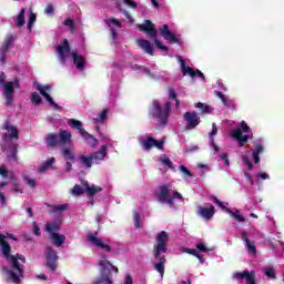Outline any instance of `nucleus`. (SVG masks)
<instances>
[{
    "label": "nucleus",
    "mask_w": 284,
    "mask_h": 284,
    "mask_svg": "<svg viewBox=\"0 0 284 284\" xmlns=\"http://www.w3.org/2000/svg\"><path fill=\"white\" fill-rule=\"evenodd\" d=\"M108 116H110V108L105 106L93 116V123L101 125L108 121Z\"/></svg>",
    "instance_id": "26"
},
{
    "label": "nucleus",
    "mask_w": 284,
    "mask_h": 284,
    "mask_svg": "<svg viewBox=\"0 0 284 284\" xmlns=\"http://www.w3.org/2000/svg\"><path fill=\"white\" fill-rule=\"evenodd\" d=\"M168 241H170V234L168 232L162 231L158 233L155 237V245L153 247V256L155 261L154 270H156L163 278L165 274V252H168Z\"/></svg>",
    "instance_id": "3"
},
{
    "label": "nucleus",
    "mask_w": 284,
    "mask_h": 284,
    "mask_svg": "<svg viewBox=\"0 0 284 284\" xmlns=\"http://www.w3.org/2000/svg\"><path fill=\"white\" fill-rule=\"evenodd\" d=\"M256 180L257 181H267V180H270V174H267L266 172H260L256 174Z\"/></svg>",
    "instance_id": "55"
},
{
    "label": "nucleus",
    "mask_w": 284,
    "mask_h": 284,
    "mask_svg": "<svg viewBox=\"0 0 284 284\" xmlns=\"http://www.w3.org/2000/svg\"><path fill=\"white\" fill-rule=\"evenodd\" d=\"M24 181H26L27 185H29L31 187H34L37 185V182L31 178L24 176Z\"/></svg>",
    "instance_id": "57"
},
{
    "label": "nucleus",
    "mask_w": 284,
    "mask_h": 284,
    "mask_svg": "<svg viewBox=\"0 0 284 284\" xmlns=\"http://www.w3.org/2000/svg\"><path fill=\"white\" fill-rule=\"evenodd\" d=\"M3 130L4 132V140L8 141V139H14L16 141L19 140V129L17 126L6 123Z\"/></svg>",
    "instance_id": "25"
},
{
    "label": "nucleus",
    "mask_w": 284,
    "mask_h": 284,
    "mask_svg": "<svg viewBox=\"0 0 284 284\" xmlns=\"http://www.w3.org/2000/svg\"><path fill=\"white\" fill-rule=\"evenodd\" d=\"M8 51H3V49L0 50V65H3L6 63V57Z\"/></svg>",
    "instance_id": "58"
},
{
    "label": "nucleus",
    "mask_w": 284,
    "mask_h": 284,
    "mask_svg": "<svg viewBox=\"0 0 284 284\" xmlns=\"http://www.w3.org/2000/svg\"><path fill=\"white\" fill-rule=\"evenodd\" d=\"M7 239H12V241H17V239H14V235H12L11 233H0L1 252L12 267V271H8V276L10 281H12V283L21 284V278H23V265H26V257L19 254L10 255V244H8V242L6 241Z\"/></svg>",
    "instance_id": "1"
},
{
    "label": "nucleus",
    "mask_w": 284,
    "mask_h": 284,
    "mask_svg": "<svg viewBox=\"0 0 284 284\" xmlns=\"http://www.w3.org/2000/svg\"><path fill=\"white\" fill-rule=\"evenodd\" d=\"M31 101L34 103V105H40L41 103V95L38 92H33L31 94Z\"/></svg>",
    "instance_id": "50"
},
{
    "label": "nucleus",
    "mask_w": 284,
    "mask_h": 284,
    "mask_svg": "<svg viewBox=\"0 0 284 284\" xmlns=\"http://www.w3.org/2000/svg\"><path fill=\"white\" fill-rule=\"evenodd\" d=\"M104 23L111 29V39L114 43L119 41V33L114 30L115 28H121V21L114 18H106Z\"/></svg>",
    "instance_id": "22"
},
{
    "label": "nucleus",
    "mask_w": 284,
    "mask_h": 284,
    "mask_svg": "<svg viewBox=\"0 0 284 284\" xmlns=\"http://www.w3.org/2000/svg\"><path fill=\"white\" fill-rule=\"evenodd\" d=\"M59 141L62 145H70V148H74V144L72 143V133L65 130H60L59 134Z\"/></svg>",
    "instance_id": "27"
},
{
    "label": "nucleus",
    "mask_w": 284,
    "mask_h": 284,
    "mask_svg": "<svg viewBox=\"0 0 284 284\" xmlns=\"http://www.w3.org/2000/svg\"><path fill=\"white\" fill-rule=\"evenodd\" d=\"M91 159H93V163H101L108 159V144H102L99 151H95L91 154Z\"/></svg>",
    "instance_id": "23"
},
{
    "label": "nucleus",
    "mask_w": 284,
    "mask_h": 284,
    "mask_svg": "<svg viewBox=\"0 0 284 284\" xmlns=\"http://www.w3.org/2000/svg\"><path fill=\"white\" fill-rule=\"evenodd\" d=\"M160 34L170 44L176 43L178 45H183V39L181 38V34L172 33V31H170V27H168V24L160 27Z\"/></svg>",
    "instance_id": "15"
},
{
    "label": "nucleus",
    "mask_w": 284,
    "mask_h": 284,
    "mask_svg": "<svg viewBox=\"0 0 284 284\" xmlns=\"http://www.w3.org/2000/svg\"><path fill=\"white\" fill-rule=\"evenodd\" d=\"M196 250H199V252H212V248L207 247V245H205V243H197L195 245Z\"/></svg>",
    "instance_id": "52"
},
{
    "label": "nucleus",
    "mask_w": 284,
    "mask_h": 284,
    "mask_svg": "<svg viewBox=\"0 0 284 284\" xmlns=\"http://www.w3.org/2000/svg\"><path fill=\"white\" fill-rule=\"evenodd\" d=\"M195 108H197V110H201L202 114H212L214 110L211 105L203 102L196 103Z\"/></svg>",
    "instance_id": "40"
},
{
    "label": "nucleus",
    "mask_w": 284,
    "mask_h": 284,
    "mask_svg": "<svg viewBox=\"0 0 284 284\" xmlns=\"http://www.w3.org/2000/svg\"><path fill=\"white\" fill-rule=\"evenodd\" d=\"M160 163H162V165H164L165 168H172V161H170V158H168V155H162L160 158Z\"/></svg>",
    "instance_id": "49"
},
{
    "label": "nucleus",
    "mask_w": 284,
    "mask_h": 284,
    "mask_svg": "<svg viewBox=\"0 0 284 284\" xmlns=\"http://www.w3.org/2000/svg\"><path fill=\"white\" fill-rule=\"evenodd\" d=\"M242 161L246 170H254V164H252V160H250V151H246L242 154Z\"/></svg>",
    "instance_id": "39"
},
{
    "label": "nucleus",
    "mask_w": 284,
    "mask_h": 284,
    "mask_svg": "<svg viewBox=\"0 0 284 284\" xmlns=\"http://www.w3.org/2000/svg\"><path fill=\"white\" fill-rule=\"evenodd\" d=\"M57 212H65L68 210V204H60L55 206Z\"/></svg>",
    "instance_id": "63"
},
{
    "label": "nucleus",
    "mask_w": 284,
    "mask_h": 284,
    "mask_svg": "<svg viewBox=\"0 0 284 284\" xmlns=\"http://www.w3.org/2000/svg\"><path fill=\"white\" fill-rule=\"evenodd\" d=\"M10 183L12 184V192H14V194H22L23 193V191L19 186V181H17L16 178H10L9 181L0 182V185H1V187H3L6 185H10Z\"/></svg>",
    "instance_id": "31"
},
{
    "label": "nucleus",
    "mask_w": 284,
    "mask_h": 284,
    "mask_svg": "<svg viewBox=\"0 0 284 284\" xmlns=\"http://www.w3.org/2000/svg\"><path fill=\"white\" fill-rule=\"evenodd\" d=\"M220 161L223 162L226 168H230V156L227 153H221Z\"/></svg>",
    "instance_id": "53"
},
{
    "label": "nucleus",
    "mask_w": 284,
    "mask_h": 284,
    "mask_svg": "<svg viewBox=\"0 0 284 284\" xmlns=\"http://www.w3.org/2000/svg\"><path fill=\"white\" fill-rule=\"evenodd\" d=\"M49 239L55 247H61V245L65 243V235L63 234L53 233L52 235H49Z\"/></svg>",
    "instance_id": "32"
},
{
    "label": "nucleus",
    "mask_w": 284,
    "mask_h": 284,
    "mask_svg": "<svg viewBox=\"0 0 284 284\" xmlns=\"http://www.w3.org/2000/svg\"><path fill=\"white\" fill-rule=\"evenodd\" d=\"M102 142L104 143L103 145H108V148H112V140L110 139V136H103L102 138Z\"/></svg>",
    "instance_id": "59"
},
{
    "label": "nucleus",
    "mask_w": 284,
    "mask_h": 284,
    "mask_svg": "<svg viewBox=\"0 0 284 284\" xmlns=\"http://www.w3.org/2000/svg\"><path fill=\"white\" fill-rule=\"evenodd\" d=\"M179 170L183 174L184 179H187V176H192V173L185 168V165H180Z\"/></svg>",
    "instance_id": "54"
},
{
    "label": "nucleus",
    "mask_w": 284,
    "mask_h": 284,
    "mask_svg": "<svg viewBox=\"0 0 284 284\" xmlns=\"http://www.w3.org/2000/svg\"><path fill=\"white\" fill-rule=\"evenodd\" d=\"M215 210H214V205L211 206H200L197 214L200 216H202V219H205V221H210V219H212V216H214L215 214Z\"/></svg>",
    "instance_id": "28"
},
{
    "label": "nucleus",
    "mask_w": 284,
    "mask_h": 284,
    "mask_svg": "<svg viewBox=\"0 0 284 284\" xmlns=\"http://www.w3.org/2000/svg\"><path fill=\"white\" fill-rule=\"evenodd\" d=\"M187 254H191L192 256H199L201 253L196 248H186Z\"/></svg>",
    "instance_id": "62"
},
{
    "label": "nucleus",
    "mask_w": 284,
    "mask_h": 284,
    "mask_svg": "<svg viewBox=\"0 0 284 284\" xmlns=\"http://www.w3.org/2000/svg\"><path fill=\"white\" fill-rule=\"evenodd\" d=\"M184 120L186 121L187 130H194V128L201 123V118L196 112H185Z\"/></svg>",
    "instance_id": "21"
},
{
    "label": "nucleus",
    "mask_w": 284,
    "mask_h": 284,
    "mask_svg": "<svg viewBox=\"0 0 284 284\" xmlns=\"http://www.w3.org/2000/svg\"><path fill=\"white\" fill-rule=\"evenodd\" d=\"M34 23H37V13L30 11L27 23L28 30H32V26H34Z\"/></svg>",
    "instance_id": "45"
},
{
    "label": "nucleus",
    "mask_w": 284,
    "mask_h": 284,
    "mask_svg": "<svg viewBox=\"0 0 284 284\" xmlns=\"http://www.w3.org/2000/svg\"><path fill=\"white\" fill-rule=\"evenodd\" d=\"M233 278H246V284H256V273L254 271H244L240 273H234Z\"/></svg>",
    "instance_id": "24"
},
{
    "label": "nucleus",
    "mask_w": 284,
    "mask_h": 284,
    "mask_svg": "<svg viewBox=\"0 0 284 284\" xmlns=\"http://www.w3.org/2000/svg\"><path fill=\"white\" fill-rule=\"evenodd\" d=\"M138 142L141 145L144 152H150L152 148H156L158 150H163V145H165L164 140H155L154 138L144 134L138 136Z\"/></svg>",
    "instance_id": "11"
},
{
    "label": "nucleus",
    "mask_w": 284,
    "mask_h": 284,
    "mask_svg": "<svg viewBox=\"0 0 284 284\" xmlns=\"http://www.w3.org/2000/svg\"><path fill=\"white\" fill-rule=\"evenodd\" d=\"M14 21L17 26H26V9H21Z\"/></svg>",
    "instance_id": "43"
},
{
    "label": "nucleus",
    "mask_w": 284,
    "mask_h": 284,
    "mask_svg": "<svg viewBox=\"0 0 284 284\" xmlns=\"http://www.w3.org/2000/svg\"><path fill=\"white\" fill-rule=\"evenodd\" d=\"M123 3H125V6H128L129 8H132L133 10H135V8L139 7V4H136V2H134V0H122Z\"/></svg>",
    "instance_id": "56"
},
{
    "label": "nucleus",
    "mask_w": 284,
    "mask_h": 284,
    "mask_svg": "<svg viewBox=\"0 0 284 284\" xmlns=\"http://www.w3.org/2000/svg\"><path fill=\"white\" fill-rule=\"evenodd\" d=\"M99 270H100V277L98 278V282L95 284H112V280L110 278V272H112V270L115 272H119V268L114 265H112V263H110V261L105 260V258H101L99 261Z\"/></svg>",
    "instance_id": "10"
},
{
    "label": "nucleus",
    "mask_w": 284,
    "mask_h": 284,
    "mask_svg": "<svg viewBox=\"0 0 284 284\" xmlns=\"http://www.w3.org/2000/svg\"><path fill=\"white\" fill-rule=\"evenodd\" d=\"M0 176H2V179H9L8 170H6V166H0Z\"/></svg>",
    "instance_id": "61"
},
{
    "label": "nucleus",
    "mask_w": 284,
    "mask_h": 284,
    "mask_svg": "<svg viewBox=\"0 0 284 284\" xmlns=\"http://www.w3.org/2000/svg\"><path fill=\"white\" fill-rule=\"evenodd\" d=\"M216 134H219V129L216 128V123H213L212 131L209 134V143L215 154H217V152H220L221 150V148L217 146L216 142H214V136H216Z\"/></svg>",
    "instance_id": "30"
},
{
    "label": "nucleus",
    "mask_w": 284,
    "mask_h": 284,
    "mask_svg": "<svg viewBox=\"0 0 284 284\" xmlns=\"http://www.w3.org/2000/svg\"><path fill=\"white\" fill-rule=\"evenodd\" d=\"M12 43H14V37L12 34L7 36L2 43L1 50H3V52H8Z\"/></svg>",
    "instance_id": "41"
},
{
    "label": "nucleus",
    "mask_w": 284,
    "mask_h": 284,
    "mask_svg": "<svg viewBox=\"0 0 284 284\" xmlns=\"http://www.w3.org/2000/svg\"><path fill=\"white\" fill-rule=\"evenodd\" d=\"M55 161L57 160L54 158H50L42 165L39 166L38 172H47L48 170H50V168H52V165H54Z\"/></svg>",
    "instance_id": "42"
},
{
    "label": "nucleus",
    "mask_w": 284,
    "mask_h": 284,
    "mask_svg": "<svg viewBox=\"0 0 284 284\" xmlns=\"http://www.w3.org/2000/svg\"><path fill=\"white\" fill-rule=\"evenodd\" d=\"M132 276L130 274H126L124 276V284H132Z\"/></svg>",
    "instance_id": "64"
},
{
    "label": "nucleus",
    "mask_w": 284,
    "mask_h": 284,
    "mask_svg": "<svg viewBox=\"0 0 284 284\" xmlns=\"http://www.w3.org/2000/svg\"><path fill=\"white\" fill-rule=\"evenodd\" d=\"M213 203H215V205H217V207H221V210H225L226 214H230V216L235 219V221H237V223H243L245 221V217H243V215H241L239 210H236L235 212L232 211L231 209L227 207L229 204L226 202H222L221 200L214 197Z\"/></svg>",
    "instance_id": "19"
},
{
    "label": "nucleus",
    "mask_w": 284,
    "mask_h": 284,
    "mask_svg": "<svg viewBox=\"0 0 284 284\" xmlns=\"http://www.w3.org/2000/svg\"><path fill=\"white\" fill-rule=\"evenodd\" d=\"M156 199L162 203V205H169V207H174V201H183V195L179 193L172 185H162L156 192Z\"/></svg>",
    "instance_id": "4"
},
{
    "label": "nucleus",
    "mask_w": 284,
    "mask_h": 284,
    "mask_svg": "<svg viewBox=\"0 0 284 284\" xmlns=\"http://www.w3.org/2000/svg\"><path fill=\"white\" fill-rule=\"evenodd\" d=\"M62 156L65 161H74V159H75L74 152H72V150L65 149V148L62 149Z\"/></svg>",
    "instance_id": "44"
},
{
    "label": "nucleus",
    "mask_w": 284,
    "mask_h": 284,
    "mask_svg": "<svg viewBox=\"0 0 284 284\" xmlns=\"http://www.w3.org/2000/svg\"><path fill=\"white\" fill-rule=\"evenodd\" d=\"M44 14H47V17H54V6L52 3L47 4L44 8Z\"/></svg>",
    "instance_id": "47"
},
{
    "label": "nucleus",
    "mask_w": 284,
    "mask_h": 284,
    "mask_svg": "<svg viewBox=\"0 0 284 284\" xmlns=\"http://www.w3.org/2000/svg\"><path fill=\"white\" fill-rule=\"evenodd\" d=\"M0 83H2V97L6 99V105H10L14 99V90L21 88L19 80L6 82V73L0 71Z\"/></svg>",
    "instance_id": "8"
},
{
    "label": "nucleus",
    "mask_w": 284,
    "mask_h": 284,
    "mask_svg": "<svg viewBox=\"0 0 284 284\" xmlns=\"http://www.w3.org/2000/svg\"><path fill=\"white\" fill-rule=\"evenodd\" d=\"M61 230V222L55 221V222H49L45 225V231L49 233V235L57 234Z\"/></svg>",
    "instance_id": "34"
},
{
    "label": "nucleus",
    "mask_w": 284,
    "mask_h": 284,
    "mask_svg": "<svg viewBox=\"0 0 284 284\" xmlns=\"http://www.w3.org/2000/svg\"><path fill=\"white\" fill-rule=\"evenodd\" d=\"M136 43L145 54H150L151 57L154 55V47H152V43L145 39H138Z\"/></svg>",
    "instance_id": "29"
},
{
    "label": "nucleus",
    "mask_w": 284,
    "mask_h": 284,
    "mask_svg": "<svg viewBox=\"0 0 284 284\" xmlns=\"http://www.w3.org/2000/svg\"><path fill=\"white\" fill-rule=\"evenodd\" d=\"M133 223L135 227H141V214L139 212H134L133 214Z\"/></svg>",
    "instance_id": "51"
},
{
    "label": "nucleus",
    "mask_w": 284,
    "mask_h": 284,
    "mask_svg": "<svg viewBox=\"0 0 284 284\" xmlns=\"http://www.w3.org/2000/svg\"><path fill=\"white\" fill-rule=\"evenodd\" d=\"M263 274L266 275V278L274 281L276 280V270L274 268V265L267 264L264 267H262Z\"/></svg>",
    "instance_id": "33"
},
{
    "label": "nucleus",
    "mask_w": 284,
    "mask_h": 284,
    "mask_svg": "<svg viewBox=\"0 0 284 284\" xmlns=\"http://www.w3.org/2000/svg\"><path fill=\"white\" fill-rule=\"evenodd\" d=\"M68 125L72 128L73 130H78L79 134L82 136L83 141L90 145V148H97V144L99 143V140L94 138L92 134H90L85 129H83V122L77 120V119H69L67 121Z\"/></svg>",
    "instance_id": "9"
},
{
    "label": "nucleus",
    "mask_w": 284,
    "mask_h": 284,
    "mask_svg": "<svg viewBox=\"0 0 284 284\" xmlns=\"http://www.w3.org/2000/svg\"><path fill=\"white\" fill-rule=\"evenodd\" d=\"M34 88L36 90L40 91V94L44 97V99L48 101L49 105H51L53 110H61L59 104L52 101V97H50V94L48 93L52 90V85L50 84L41 85L40 83H34Z\"/></svg>",
    "instance_id": "17"
},
{
    "label": "nucleus",
    "mask_w": 284,
    "mask_h": 284,
    "mask_svg": "<svg viewBox=\"0 0 284 284\" xmlns=\"http://www.w3.org/2000/svg\"><path fill=\"white\" fill-rule=\"evenodd\" d=\"M136 28L141 30V32H144L149 39L154 41L155 47L158 50H162V52H168V45L163 44L161 40H159V31L154 28V23L150 20H145L143 24H136Z\"/></svg>",
    "instance_id": "6"
},
{
    "label": "nucleus",
    "mask_w": 284,
    "mask_h": 284,
    "mask_svg": "<svg viewBox=\"0 0 284 284\" xmlns=\"http://www.w3.org/2000/svg\"><path fill=\"white\" fill-rule=\"evenodd\" d=\"M242 240L245 243L247 252H250V254H256V245L254 244V242L250 241V239L247 237V233H242Z\"/></svg>",
    "instance_id": "35"
},
{
    "label": "nucleus",
    "mask_w": 284,
    "mask_h": 284,
    "mask_svg": "<svg viewBox=\"0 0 284 284\" xmlns=\"http://www.w3.org/2000/svg\"><path fill=\"white\" fill-rule=\"evenodd\" d=\"M251 129L245 121H242L235 129L230 132V138L233 141H237V148H243L252 135H250Z\"/></svg>",
    "instance_id": "7"
},
{
    "label": "nucleus",
    "mask_w": 284,
    "mask_h": 284,
    "mask_svg": "<svg viewBox=\"0 0 284 284\" xmlns=\"http://www.w3.org/2000/svg\"><path fill=\"white\" fill-rule=\"evenodd\" d=\"M251 152H252L253 163H255V165H257V163H261V154L265 152V140L263 138L254 140Z\"/></svg>",
    "instance_id": "16"
},
{
    "label": "nucleus",
    "mask_w": 284,
    "mask_h": 284,
    "mask_svg": "<svg viewBox=\"0 0 284 284\" xmlns=\"http://www.w3.org/2000/svg\"><path fill=\"white\" fill-rule=\"evenodd\" d=\"M169 98L175 101L176 108H180L181 101L176 100V91H174V89H169Z\"/></svg>",
    "instance_id": "48"
},
{
    "label": "nucleus",
    "mask_w": 284,
    "mask_h": 284,
    "mask_svg": "<svg viewBox=\"0 0 284 284\" xmlns=\"http://www.w3.org/2000/svg\"><path fill=\"white\" fill-rule=\"evenodd\" d=\"M116 9L120 12H123L124 17L128 19V21L130 23H134V19L132 18V16H130V12H128L126 10H124L123 8H121V3H116Z\"/></svg>",
    "instance_id": "46"
},
{
    "label": "nucleus",
    "mask_w": 284,
    "mask_h": 284,
    "mask_svg": "<svg viewBox=\"0 0 284 284\" xmlns=\"http://www.w3.org/2000/svg\"><path fill=\"white\" fill-rule=\"evenodd\" d=\"M132 70L135 72H141L142 74H145V77H149V79H154L155 81H161V79H168V72L165 71H155L151 72L150 69L143 65L133 64L131 65Z\"/></svg>",
    "instance_id": "14"
},
{
    "label": "nucleus",
    "mask_w": 284,
    "mask_h": 284,
    "mask_svg": "<svg viewBox=\"0 0 284 284\" xmlns=\"http://www.w3.org/2000/svg\"><path fill=\"white\" fill-rule=\"evenodd\" d=\"M217 99H220L226 108H232L234 105V101L230 99V95L224 94L223 92L219 91L216 94Z\"/></svg>",
    "instance_id": "36"
},
{
    "label": "nucleus",
    "mask_w": 284,
    "mask_h": 284,
    "mask_svg": "<svg viewBox=\"0 0 284 284\" xmlns=\"http://www.w3.org/2000/svg\"><path fill=\"white\" fill-rule=\"evenodd\" d=\"M170 111H171L170 102H165L164 104H161L156 100L153 101L151 114L153 119L158 121L159 125H168Z\"/></svg>",
    "instance_id": "5"
},
{
    "label": "nucleus",
    "mask_w": 284,
    "mask_h": 284,
    "mask_svg": "<svg viewBox=\"0 0 284 284\" xmlns=\"http://www.w3.org/2000/svg\"><path fill=\"white\" fill-rule=\"evenodd\" d=\"M87 239L92 247H97V250H102V252H112V245L110 244V240L99 237L97 236V234L93 233H90Z\"/></svg>",
    "instance_id": "12"
},
{
    "label": "nucleus",
    "mask_w": 284,
    "mask_h": 284,
    "mask_svg": "<svg viewBox=\"0 0 284 284\" xmlns=\"http://www.w3.org/2000/svg\"><path fill=\"white\" fill-rule=\"evenodd\" d=\"M80 165L82 168H92V163H94V160L92 159V155H80L79 158Z\"/></svg>",
    "instance_id": "37"
},
{
    "label": "nucleus",
    "mask_w": 284,
    "mask_h": 284,
    "mask_svg": "<svg viewBox=\"0 0 284 284\" xmlns=\"http://www.w3.org/2000/svg\"><path fill=\"white\" fill-rule=\"evenodd\" d=\"M57 54L62 65H65L67 63H70V61H73L74 68H77V70H79L80 72H83V70L88 68V60H85V57H83V54L79 52L70 51V43H68V40H63V42L58 45Z\"/></svg>",
    "instance_id": "2"
},
{
    "label": "nucleus",
    "mask_w": 284,
    "mask_h": 284,
    "mask_svg": "<svg viewBox=\"0 0 284 284\" xmlns=\"http://www.w3.org/2000/svg\"><path fill=\"white\" fill-rule=\"evenodd\" d=\"M64 26H67V28H69L70 30H74V21H72L71 19H67L64 21Z\"/></svg>",
    "instance_id": "60"
},
{
    "label": "nucleus",
    "mask_w": 284,
    "mask_h": 284,
    "mask_svg": "<svg viewBox=\"0 0 284 284\" xmlns=\"http://www.w3.org/2000/svg\"><path fill=\"white\" fill-rule=\"evenodd\" d=\"M47 144L50 145L51 148H54V145H61L60 140H59V134H48L45 136Z\"/></svg>",
    "instance_id": "38"
},
{
    "label": "nucleus",
    "mask_w": 284,
    "mask_h": 284,
    "mask_svg": "<svg viewBox=\"0 0 284 284\" xmlns=\"http://www.w3.org/2000/svg\"><path fill=\"white\" fill-rule=\"evenodd\" d=\"M45 261L47 267H49L51 272H54V270H57V261H59V255H57V251H54L51 246H47Z\"/></svg>",
    "instance_id": "20"
},
{
    "label": "nucleus",
    "mask_w": 284,
    "mask_h": 284,
    "mask_svg": "<svg viewBox=\"0 0 284 284\" xmlns=\"http://www.w3.org/2000/svg\"><path fill=\"white\" fill-rule=\"evenodd\" d=\"M103 189H101V186H97V185H91L88 184V182H83V187H81V185L75 184L71 191V194H73V196H81V194H83V192H87L89 194V196H94V194H99V192H102Z\"/></svg>",
    "instance_id": "13"
},
{
    "label": "nucleus",
    "mask_w": 284,
    "mask_h": 284,
    "mask_svg": "<svg viewBox=\"0 0 284 284\" xmlns=\"http://www.w3.org/2000/svg\"><path fill=\"white\" fill-rule=\"evenodd\" d=\"M178 60L180 62L183 77H191V79H194V77H199L200 79H202V81H205V75L203 74V72L185 65V61L181 57H178Z\"/></svg>",
    "instance_id": "18"
}]
</instances>
